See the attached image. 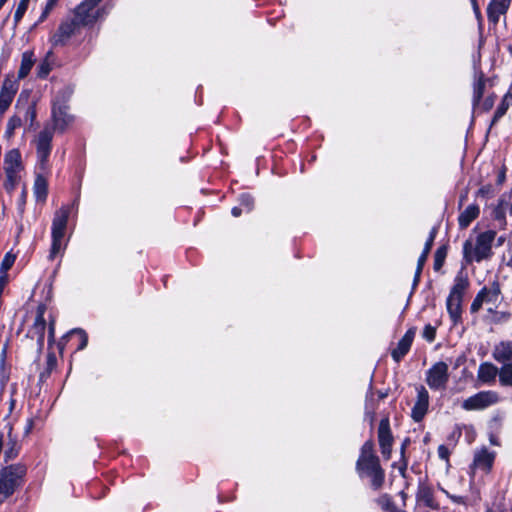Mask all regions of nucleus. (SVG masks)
Segmentation results:
<instances>
[{"label":"nucleus","instance_id":"nucleus-62","mask_svg":"<svg viewBox=\"0 0 512 512\" xmlns=\"http://www.w3.org/2000/svg\"><path fill=\"white\" fill-rule=\"evenodd\" d=\"M49 333H50V337L53 338V336H54V329H53L52 325L50 326Z\"/></svg>","mask_w":512,"mask_h":512},{"label":"nucleus","instance_id":"nucleus-13","mask_svg":"<svg viewBox=\"0 0 512 512\" xmlns=\"http://www.w3.org/2000/svg\"><path fill=\"white\" fill-rule=\"evenodd\" d=\"M429 407V393L424 386L417 387V398L411 411V417L415 422H420L425 417Z\"/></svg>","mask_w":512,"mask_h":512},{"label":"nucleus","instance_id":"nucleus-43","mask_svg":"<svg viewBox=\"0 0 512 512\" xmlns=\"http://www.w3.org/2000/svg\"><path fill=\"white\" fill-rule=\"evenodd\" d=\"M37 69V75L40 78H45L51 71L50 64L47 61L40 63Z\"/></svg>","mask_w":512,"mask_h":512},{"label":"nucleus","instance_id":"nucleus-28","mask_svg":"<svg viewBox=\"0 0 512 512\" xmlns=\"http://www.w3.org/2000/svg\"><path fill=\"white\" fill-rule=\"evenodd\" d=\"M22 125V115L18 114V112L16 111V113L13 116H11L7 121L5 136L7 138H11L14 135L15 130L20 128Z\"/></svg>","mask_w":512,"mask_h":512},{"label":"nucleus","instance_id":"nucleus-19","mask_svg":"<svg viewBox=\"0 0 512 512\" xmlns=\"http://www.w3.org/2000/svg\"><path fill=\"white\" fill-rule=\"evenodd\" d=\"M44 312H45V307L39 306L37 309L34 323L31 327V329L29 330V333L32 335V337L36 336L37 341L41 344L44 341L45 329H46V321L44 319Z\"/></svg>","mask_w":512,"mask_h":512},{"label":"nucleus","instance_id":"nucleus-12","mask_svg":"<svg viewBox=\"0 0 512 512\" xmlns=\"http://www.w3.org/2000/svg\"><path fill=\"white\" fill-rule=\"evenodd\" d=\"M378 441L383 457L389 459L392 452L393 436L388 418L381 419L379 423Z\"/></svg>","mask_w":512,"mask_h":512},{"label":"nucleus","instance_id":"nucleus-40","mask_svg":"<svg viewBox=\"0 0 512 512\" xmlns=\"http://www.w3.org/2000/svg\"><path fill=\"white\" fill-rule=\"evenodd\" d=\"M13 97L0 93V116H2L10 107Z\"/></svg>","mask_w":512,"mask_h":512},{"label":"nucleus","instance_id":"nucleus-45","mask_svg":"<svg viewBox=\"0 0 512 512\" xmlns=\"http://www.w3.org/2000/svg\"><path fill=\"white\" fill-rule=\"evenodd\" d=\"M438 456L441 460L448 462L450 456V451L448 447H446L445 445H440L438 447Z\"/></svg>","mask_w":512,"mask_h":512},{"label":"nucleus","instance_id":"nucleus-7","mask_svg":"<svg viewBox=\"0 0 512 512\" xmlns=\"http://www.w3.org/2000/svg\"><path fill=\"white\" fill-rule=\"evenodd\" d=\"M468 286L467 281L458 280L452 287L446 301L448 314L454 324L461 320V304L464 292Z\"/></svg>","mask_w":512,"mask_h":512},{"label":"nucleus","instance_id":"nucleus-17","mask_svg":"<svg viewBox=\"0 0 512 512\" xmlns=\"http://www.w3.org/2000/svg\"><path fill=\"white\" fill-rule=\"evenodd\" d=\"M511 2L512 0H490L487 6V18L489 23L496 26L499 23L500 16L508 12Z\"/></svg>","mask_w":512,"mask_h":512},{"label":"nucleus","instance_id":"nucleus-2","mask_svg":"<svg viewBox=\"0 0 512 512\" xmlns=\"http://www.w3.org/2000/svg\"><path fill=\"white\" fill-rule=\"evenodd\" d=\"M27 468L21 463L11 464L0 470V504L22 486Z\"/></svg>","mask_w":512,"mask_h":512},{"label":"nucleus","instance_id":"nucleus-1","mask_svg":"<svg viewBox=\"0 0 512 512\" xmlns=\"http://www.w3.org/2000/svg\"><path fill=\"white\" fill-rule=\"evenodd\" d=\"M37 164L33 193L37 201L44 202L48 194L47 176L50 173L51 165L49 157L52 151V134L49 128L40 131L35 139Z\"/></svg>","mask_w":512,"mask_h":512},{"label":"nucleus","instance_id":"nucleus-60","mask_svg":"<svg viewBox=\"0 0 512 512\" xmlns=\"http://www.w3.org/2000/svg\"><path fill=\"white\" fill-rule=\"evenodd\" d=\"M487 191H488V189H486L485 187H482L481 189H479L478 194L484 195L485 193H487Z\"/></svg>","mask_w":512,"mask_h":512},{"label":"nucleus","instance_id":"nucleus-38","mask_svg":"<svg viewBox=\"0 0 512 512\" xmlns=\"http://www.w3.org/2000/svg\"><path fill=\"white\" fill-rule=\"evenodd\" d=\"M6 174V181H5V189L7 191H12L15 186L17 185L20 176L19 173H5Z\"/></svg>","mask_w":512,"mask_h":512},{"label":"nucleus","instance_id":"nucleus-21","mask_svg":"<svg viewBox=\"0 0 512 512\" xmlns=\"http://www.w3.org/2000/svg\"><path fill=\"white\" fill-rule=\"evenodd\" d=\"M416 500L418 503H423L425 506L431 509L438 508V503L434 499L433 489L426 484H419L416 493Z\"/></svg>","mask_w":512,"mask_h":512},{"label":"nucleus","instance_id":"nucleus-54","mask_svg":"<svg viewBox=\"0 0 512 512\" xmlns=\"http://www.w3.org/2000/svg\"><path fill=\"white\" fill-rule=\"evenodd\" d=\"M409 443H410L409 438H406V439L403 441V443H402V445H401V455H402V457H404V453H405L406 447H407V445H408Z\"/></svg>","mask_w":512,"mask_h":512},{"label":"nucleus","instance_id":"nucleus-51","mask_svg":"<svg viewBox=\"0 0 512 512\" xmlns=\"http://www.w3.org/2000/svg\"><path fill=\"white\" fill-rule=\"evenodd\" d=\"M407 465H408L407 460L404 457H402V461L399 466V472L402 476H405V471L407 469Z\"/></svg>","mask_w":512,"mask_h":512},{"label":"nucleus","instance_id":"nucleus-10","mask_svg":"<svg viewBox=\"0 0 512 512\" xmlns=\"http://www.w3.org/2000/svg\"><path fill=\"white\" fill-rule=\"evenodd\" d=\"M448 380V365L443 361L435 363L426 372V383L432 390L444 389Z\"/></svg>","mask_w":512,"mask_h":512},{"label":"nucleus","instance_id":"nucleus-36","mask_svg":"<svg viewBox=\"0 0 512 512\" xmlns=\"http://www.w3.org/2000/svg\"><path fill=\"white\" fill-rule=\"evenodd\" d=\"M30 0H20V2L17 5L16 11L14 13V22L15 25H17L20 20L23 18L29 4Z\"/></svg>","mask_w":512,"mask_h":512},{"label":"nucleus","instance_id":"nucleus-5","mask_svg":"<svg viewBox=\"0 0 512 512\" xmlns=\"http://www.w3.org/2000/svg\"><path fill=\"white\" fill-rule=\"evenodd\" d=\"M51 117L52 125L46 124L41 131H45L49 128L52 137L55 131L63 133L73 123L74 116L69 113V106L66 99H60L58 96L55 98L52 103Z\"/></svg>","mask_w":512,"mask_h":512},{"label":"nucleus","instance_id":"nucleus-14","mask_svg":"<svg viewBox=\"0 0 512 512\" xmlns=\"http://www.w3.org/2000/svg\"><path fill=\"white\" fill-rule=\"evenodd\" d=\"M496 453L487 447H482L474 453L472 469H479L488 473L494 464Z\"/></svg>","mask_w":512,"mask_h":512},{"label":"nucleus","instance_id":"nucleus-56","mask_svg":"<svg viewBox=\"0 0 512 512\" xmlns=\"http://www.w3.org/2000/svg\"><path fill=\"white\" fill-rule=\"evenodd\" d=\"M10 388H11V397H14V395L16 394V391H17V384L13 383Z\"/></svg>","mask_w":512,"mask_h":512},{"label":"nucleus","instance_id":"nucleus-18","mask_svg":"<svg viewBox=\"0 0 512 512\" xmlns=\"http://www.w3.org/2000/svg\"><path fill=\"white\" fill-rule=\"evenodd\" d=\"M15 108L18 114L22 115L23 122H29V126L32 127L37 117L36 103L28 99L23 101L21 94Z\"/></svg>","mask_w":512,"mask_h":512},{"label":"nucleus","instance_id":"nucleus-27","mask_svg":"<svg viewBox=\"0 0 512 512\" xmlns=\"http://www.w3.org/2000/svg\"><path fill=\"white\" fill-rule=\"evenodd\" d=\"M437 227H433L429 233V237L428 239L426 240L425 242V245H424V249L421 253V255L419 256L418 258V261H417V264H419V266H424L427 258H428V255L431 251V248L433 246V243H434V240H435V237H436V234H437Z\"/></svg>","mask_w":512,"mask_h":512},{"label":"nucleus","instance_id":"nucleus-57","mask_svg":"<svg viewBox=\"0 0 512 512\" xmlns=\"http://www.w3.org/2000/svg\"><path fill=\"white\" fill-rule=\"evenodd\" d=\"M490 443L492 445H496V446L499 445V442H498L497 438L495 436H493V435L490 436Z\"/></svg>","mask_w":512,"mask_h":512},{"label":"nucleus","instance_id":"nucleus-58","mask_svg":"<svg viewBox=\"0 0 512 512\" xmlns=\"http://www.w3.org/2000/svg\"><path fill=\"white\" fill-rule=\"evenodd\" d=\"M48 2V8H54L58 0H47Z\"/></svg>","mask_w":512,"mask_h":512},{"label":"nucleus","instance_id":"nucleus-34","mask_svg":"<svg viewBox=\"0 0 512 512\" xmlns=\"http://www.w3.org/2000/svg\"><path fill=\"white\" fill-rule=\"evenodd\" d=\"M508 107V103L503 99L494 113L490 127L495 125L506 114Z\"/></svg>","mask_w":512,"mask_h":512},{"label":"nucleus","instance_id":"nucleus-61","mask_svg":"<svg viewBox=\"0 0 512 512\" xmlns=\"http://www.w3.org/2000/svg\"><path fill=\"white\" fill-rule=\"evenodd\" d=\"M507 266H508V267H510V268H512V254H511L510 259H509V260H508V262H507Z\"/></svg>","mask_w":512,"mask_h":512},{"label":"nucleus","instance_id":"nucleus-46","mask_svg":"<svg viewBox=\"0 0 512 512\" xmlns=\"http://www.w3.org/2000/svg\"><path fill=\"white\" fill-rule=\"evenodd\" d=\"M495 218L500 221H505L504 200H500V203L495 210Z\"/></svg>","mask_w":512,"mask_h":512},{"label":"nucleus","instance_id":"nucleus-49","mask_svg":"<svg viewBox=\"0 0 512 512\" xmlns=\"http://www.w3.org/2000/svg\"><path fill=\"white\" fill-rule=\"evenodd\" d=\"M16 406V399L14 397H10V401H9V411H8V414L6 415L5 417V420L8 419L10 417V415L12 414L14 408Z\"/></svg>","mask_w":512,"mask_h":512},{"label":"nucleus","instance_id":"nucleus-55","mask_svg":"<svg viewBox=\"0 0 512 512\" xmlns=\"http://www.w3.org/2000/svg\"><path fill=\"white\" fill-rule=\"evenodd\" d=\"M32 427H33V420H32V419H29V420H28V422H27V425H26V427H25V431H24V433H25V434H29V433H30V431H31V429H32Z\"/></svg>","mask_w":512,"mask_h":512},{"label":"nucleus","instance_id":"nucleus-41","mask_svg":"<svg viewBox=\"0 0 512 512\" xmlns=\"http://www.w3.org/2000/svg\"><path fill=\"white\" fill-rule=\"evenodd\" d=\"M240 205L243 206L247 212L253 208L254 199L250 194L244 193L239 198Z\"/></svg>","mask_w":512,"mask_h":512},{"label":"nucleus","instance_id":"nucleus-39","mask_svg":"<svg viewBox=\"0 0 512 512\" xmlns=\"http://www.w3.org/2000/svg\"><path fill=\"white\" fill-rule=\"evenodd\" d=\"M486 291V289H481L478 294L476 295V297L474 298L472 304H471V307H470V310L472 313H476L480 310V308L482 307V305L484 304L483 302V295H484V292Z\"/></svg>","mask_w":512,"mask_h":512},{"label":"nucleus","instance_id":"nucleus-26","mask_svg":"<svg viewBox=\"0 0 512 512\" xmlns=\"http://www.w3.org/2000/svg\"><path fill=\"white\" fill-rule=\"evenodd\" d=\"M33 52L26 51L22 54L21 65L18 71V78L24 79L31 71L34 65Z\"/></svg>","mask_w":512,"mask_h":512},{"label":"nucleus","instance_id":"nucleus-9","mask_svg":"<svg viewBox=\"0 0 512 512\" xmlns=\"http://www.w3.org/2000/svg\"><path fill=\"white\" fill-rule=\"evenodd\" d=\"M97 5H92V1L84 0L81 2L74 11V16L71 18L80 28L93 25L101 10L94 11Z\"/></svg>","mask_w":512,"mask_h":512},{"label":"nucleus","instance_id":"nucleus-59","mask_svg":"<svg viewBox=\"0 0 512 512\" xmlns=\"http://www.w3.org/2000/svg\"><path fill=\"white\" fill-rule=\"evenodd\" d=\"M25 198H26V191L23 190L22 194H21V199H20L21 204L25 203Z\"/></svg>","mask_w":512,"mask_h":512},{"label":"nucleus","instance_id":"nucleus-23","mask_svg":"<svg viewBox=\"0 0 512 512\" xmlns=\"http://www.w3.org/2000/svg\"><path fill=\"white\" fill-rule=\"evenodd\" d=\"M498 375V368L490 363V362H484L480 364L478 368V380L483 383H494L496 376Z\"/></svg>","mask_w":512,"mask_h":512},{"label":"nucleus","instance_id":"nucleus-63","mask_svg":"<svg viewBox=\"0 0 512 512\" xmlns=\"http://www.w3.org/2000/svg\"><path fill=\"white\" fill-rule=\"evenodd\" d=\"M7 0H0V9L5 5Z\"/></svg>","mask_w":512,"mask_h":512},{"label":"nucleus","instance_id":"nucleus-37","mask_svg":"<svg viewBox=\"0 0 512 512\" xmlns=\"http://www.w3.org/2000/svg\"><path fill=\"white\" fill-rule=\"evenodd\" d=\"M77 335L80 339V343L77 347V350H83L88 343V336L86 332L80 328L73 329L69 332L68 336Z\"/></svg>","mask_w":512,"mask_h":512},{"label":"nucleus","instance_id":"nucleus-53","mask_svg":"<svg viewBox=\"0 0 512 512\" xmlns=\"http://www.w3.org/2000/svg\"><path fill=\"white\" fill-rule=\"evenodd\" d=\"M231 213L234 217H239L242 213L241 207H233Z\"/></svg>","mask_w":512,"mask_h":512},{"label":"nucleus","instance_id":"nucleus-25","mask_svg":"<svg viewBox=\"0 0 512 512\" xmlns=\"http://www.w3.org/2000/svg\"><path fill=\"white\" fill-rule=\"evenodd\" d=\"M482 289H486L483 295V302L496 306L501 294L499 283L494 281L490 286H484Z\"/></svg>","mask_w":512,"mask_h":512},{"label":"nucleus","instance_id":"nucleus-30","mask_svg":"<svg viewBox=\"0 0 512 512\" xmlns=\"http://www.w3.org/2000/svg\"><path fill=\"white\" fill-rule=\"evenodd\" d=\"M484 89H485V80L484 78L481 76L475 83H474V88H473V99H472V103H473V107L474 109L480 105V101L483 97V94H484Z\"/></svg>","mask_w":512,"mask_h":512},{"label":"nucleus","instance_id":"nucleus-4","mask_svg":"<svg viewBox=\"0 0 512 512\" xmlns=\"http://www.w3.org/2000/svg\"><path fill=\"white\" fill-rule=\"evenodd\" d=\"M69 215V206H62L54 214L51 227L52 244L49 253V259L51 260L54 259L55 256L63 249V238L65 235Z\"/></svg>","mask_w":512,"mask_h":512},{"label":"nucleus","instance_id":"nucleus-3","mask_svg":"<svg viewBox=\"0 0 512 512\" xmlns=\"http://www.w3.org/2000/svg\"><path fill=\"white\" fill-rule=\"evenodd\" d=\"M495 237L496 232L488 230L477 236L475 246L470 241H466L463 246V254L466 261L468 263L473 261L479 263L489 259L492 255V244Z\"/></svg>","mask_w":512,"mask_h":512},{"label":"nucleus","instance_id":"nucleus-47","mask_svg":"<svg viewBox=\"0 0 512 512\" xmlns=\"http://www.w3.org/2000/svg\"><path fill=\"white\" fill-rule=\"evenodd\" d=\"M423 267L424 266H419V264H417V268H416L415 276H414V280H413V288H415L420 281V276H421Z\"/></svg>","mask_w":512,"mask_h":512},{"label":"nucleus","instance_id":"nucleus-64","mask_svg":"<svg viewBox=\"0 0 512 512\" xmlns=\"http://www.w3.org/2000/svg\"><path fill=\"white\" fill-rule=\"evenodd\" d=\"M465 195H462L461 198H460V205L462 204L463 200H465Z\"/></svg>","mask_w":512,"mask_h":512},{"label":"nucleus","instance_id":"nucleus-6","mask_svg":"<svg viewBox=\"0 0 512 512\" xmlns=\"http://www.w3.org/2000/svg\"><path fill=\"white\" fill-rule=\"evenodd\" d=\"M358 476L370 478L373 490H379L385 481V471L380 465V459H357L355 465Z\"/></svg>","mask_w":512,"mask_h":512},{"label":"nucleus","instance_id":"nucleus-33","mask_svg":"<svg viewBox=\"0 0 512 512\" xmlns=\"http://www.w3.org/2000/svg\"><path fill=\"white\" fill-rule=\"evenodd\" d=\"M18 90V85L15 81L10 79H5L2 83L0 93H4L6 95H9L10 97L15 96L16 92Z\"/></svg>","mask_w":512,"mask_h":512},{"label":"nucleus","instance_id":"nucleus-42","mask_svg":"<svg viewBox=\"0 0 512 512\" xmlns=\"http://www.w3.org/2000/svg\"><path fill=\"white\" fill-rule=\"evenodd\" d=\"M422 336L428 342H433L436 337V328L430 324H427L423 329Z\"/></svg>","mask_w":512,"mask_h":512},{"label":"nucleus","instance_id":"nucleus-35","mask_svg":"<svg viewBox=\"0 0 512 512\" xmlns=\"http://www.w3.org/2000/svg\"><path fill=\"white\" fill-rule=\"evenodd\" d=\"M15 260L16 256L14 254L11 252L6 253L0 265V272L5 275L6 272L13 266Z\"/></svg>","mask_w":512,"mask_h":512},{"label":"nucleus","instance_id":"nucleus-50","mask_svg":"<svg viewBox=\"0 0 512 512\" xmlns=\"http://www.w3.org/2000/svg\"><path fill=\"white\" fill-rule=\"evenodd\" d=\"M454 503L456 504H464L465 503V498L463 496H458V495H449L448 496Z\"/></svg>","mask_w":512,"mask_h":512},{"label":"nucleus","instance_id":"nucleus-22","mask_svg":"<svg viewBox=\"0 0 512 512\" xmlns=\"http://www.w3.org/2000/svg\"><path fill=\"white\" fill-rule=\"evenodd\" d=\"M493 358L501 363H511L512 361V342H501L498 344L493 351Z\"/></svg>","mask_w":512,"mask_h":512},{"label":"nucleus","instance_id":"nucleus-44","mask_svg":"<svg viewBox=\"0 0 512 512\" xmlns=\"http://www.w3.org/2000/svg\"><path fill=\"white\" fill-rule=\"evenodd\" d=\"M494 100H495L494 96H488L482 102L480 101L479 107L483 111H489L494 105ZM476 108H478V106Z\"/></svg>","mask_w":512,"mask_h":512},{"label":"nucleus","instance_id":"nucleus-11","mask_svg":"<svg viewBox=\"0 0 512 512\" xmlns=\"http://www.w3.org/2000/svg\"><path fill=\"white\" fill-rule=\"evenodd\" d=\"M79 30L80 27L71 18H68L61 22L50 41L53 46H64Z\"/></svg>","mask_w":512,"mask_h":512},{"label":"nucleus","instance_id":"nucleus-48","mask_svg":"<svg viewBox=\"0 0 512 512\" xmlns=\"http://www.w3.org/2000/svg\"><path fill=\"white\" fill-rule=\"evenodd\" d=\"M471 4H472V7H473V11L475 13V16L476 18L480 21L482 20V15H481V11H480V8H479V5H478V2L477 0H470Z\"/></svg>","mask_w":512,"mask_h":512},{"label":"nucleus","instance_id":"nucleus-29","mask_svg":"<svg viewBox=\"0 0 512 512\" xmlns=\"http://www.w3.org/2000/svg\"><path fill=\"white\" fill-rule=\"evenodd\" d=\"M499 382L502 386H512V363L502 364L498 370Z\"/></svg>","mask_w":512,"mask_h":512},{"label":"nucleus","instance_id":"nucleus-32","mask_svg":"<svg viewBox=\"0 0 512 512\" xmlns=\"http://www.w3.org/2000/svg\"><path fill=\"white\" fill-rule=\"evenodd\" d=\"M447 256V247L445 245L437 248L434 254V270L439 271L444 265L445 259Z\"/></svg>","mask_w":512,"mask_h":512},{"label":"nucleus","instance_id":"nucleus-24","mask_svg":"<svg viewBox=\"0 0 512 512\" xmlns=\"http://www.w3.org/2000/svg\"><path fill=\"white\" fill-rule=\"evenodd\" d=\"M479 213L480 209L478 205H469L458 217L459 227L462 229L467 228L471 222L479 216Z\"/></svg>","mask_w":512,"mask_h":512},{"label":"nucleus","instance_id":"nucleus-15","mask_svg":"<svg viewBox=\"0 0 512 512\" xmlns=\"http://www.w3.org/2000/svg\"><path fill=\"white\" fill-rule=\"evenodd\" d=\"M7 429V439H5L4 443V457L5 461L14 460L21 450V443L18 440V437L13 434V424L8 422L5 426Z\"/></svg>","mask_w":512,"mask_h":512},{"label":"nucleus","instance_id":"nucleus-52","mask_svg":"<svg viewBox=\"0 0 512 512\" xmlns=\"http://www.w3.org/2000/svg\"><path fill=\"white\" fill-rule=\"evenodd\" d=\"M53 8H48V2L46 3V6L39 18V21H44V19L48 16V14L50 13V11L52 10Z\"/></svg>","mask_w":512,"mask_h":512},{"label":"nucleus","instance_id":"nucleus-8","mask_svg":"<svg viewBox=\"0 0 512 512\" xmlns=\"http://www.w3.org/2000/svg\"><path fill=\"white\" fill-rule=\"evenodd\" d=\"M500 401L496 391H480L462 402L461 407L466 411L484 410Z\"/></svg>","mask_w":512,"mask_h":512},{"label":"nucleus","instance_id":"nucleus-31","mask_svg":"<svg viewBox=\"0 0 512 512\" xmlns=\"http://www.w3.org/2000/svg\"><path fill=\"white\" fill-rule=\"evenodd\" d=\"M358 459H379L375 454L373 441L368 440L362 445Z\"/></svg>","mask_w":512,"mask_h":512},{"label":"nucleus","instance_id":"nucleus-20","mask_svg":"<svg viewBox=\"0 0 512 512\" xmlns=\"http://www.w3.org/2000/svg\"><path fill=\"white\" fill-rule=\"evenodd\" d=\"M5 173H20L22 170L21 154L18 149L8 151L4 156Z\"/></svg>","mask_w":512,"mask_h":512},{"label":"nucleus","instance_id":"nucleus-16","mask_svg":"<svg viewBox=\"0 0 512 512\" xmlns=\"http://www.w3.org/2000/svg\"><path fill=\"white\" fill-rule=\"evenodd\" d=\"M416 334V327L409 328L399 340L397 347L392 350L391 356L396 363H399L409 352Z\"/></svg>","mask_w":512,"mask_h":512}]
</instances>
